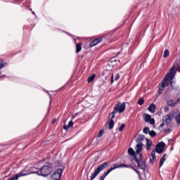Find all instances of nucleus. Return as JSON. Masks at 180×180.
I'll list each match as a JSON object with an SVG mask.
<instances>
[{"label":"nucleus","mask_w":180,"mask_h":180,"mask_svg":"<svg viewBox=\"0 0 180 180\" xmlns=\"http://www.w3.org/2000/svg\"><path fill=\"white\" fill-rule=\"evenodd\" d=\"M175 67L170 68L169 73L166 75L164 79L159 84V95H161V94L164 92V88H165V86H168L169 84H171L172 89H174V86L172 85V79H174V77H175Z\"/></svg>","instance_id":"obj_1"},{"label":"nucleus","mask_w":180,"mask_h":180,"mask_svg":"<svg viewBox=\"0 0 180 180\" xmlns=\"http://www.w3.org/2000/svg\"><path fill=\"white\" fill-rule=\"evenodd\" d=\"M143 141H144V135H139L138 136L136 139V143H138L135 146V150L136 152V154L139 155V158H142L143 154H141V151H143Z\"/></svg>","instance_id":"obj_2"},{"label":"nucleus","mask_w":180,"mask_h":180,"mask_svg":"<svg viewBox=\"0 0 180 180\" xmlns=\"http://www.w3.org/2000/svg\"><path fill=\"white\" fill-rule=\"evenodd\" d=\"M51 172H53L51 165H46L43 166L39 170L35 172V174L41 175L42 176H49Z\"/></svg>","instance_id":"obj_3"},{"label":"nucleus","mask_w":180,"mask_h":180,"mask_svg":"<svg viewBox=\"0 0 180 180\" xmlns=\"http://www.w3.org/2000/svg\"><path fill=\"white\" fill-rule=\"evenodd\" d=\"M108 165V162H103L101 165H100L96 169H95L94 172L91 174V175L90 176V180H94L96 179V177L97 176L99 175V174H101V172H102V171H103V169H105V168H106Z\"/></svg>","instance_id":"obj_4"},{"label":"nucleus","mask_w":180,"mask_h":180,"mask_svg":"<svg viewBox=\"0 0 180 180\" xmlns=\"http://www.w3.org/2000/svg\"><path fill=\"white\" fill-rule=\"evenodd\" d=\"M130 165H123V164H120V165H113L112 166V167H110L107 172L106 173H104L101 176H103L104 179L106 178V176H108V175H109V174H110V172H112V171H114V169H116L117 168H122V167H125V168H129Z\"/></svg>","instance_id":"obj_5"},{"label":"nucleus","mask_w":180,"mask_h":180,"mask_svg":"<svg viewBox=\"0 0 180 180\" xmlns=\"http://www.w3.org/2000/svg\"><path fill=\"white\" fill-rule=\"evenodd\" d=\"M126 109V103L118 102L117 105H115L114 108V110L115 113H123L124 110Z\"/></svg>","instance_id":"obj_6"},{"label":"nucleus","mask_w":180,"mask_h":180,"mask_svg":"<svg viewBox=\"0 0 180 180\" xmlns=\"http://www.w3.org/2000/svg\"><path fill=\"white\" fill-rule=\"evenodd\" d=\"M63 175V169H58L52 174L51 180H60Z\"/></svg>","instance_id":"obj_7"},{"label":"nucleus","mask_w":180,"mask_h":180,"mask_svg":"<svg viewBox=\"0 0 180 180\" xmlns=\"http://www.w3.org/2000/svg\"><path fill=\"white\" fill-rule=\"evenodd\" d=\"M172 116L177 124H180V110L175 109L172 112Z\"/></svg>","instance_id":"obj_8"},{"label":"nucleus","mask_w":180,"mask_h":180,"mask_svg":"<svg viewBox=\"0 0 180 180\" xmlns=\"http://www.w3.org/2000/svg\"><path fill=\"white\" fill-rule=\"evenodd\" d=\"M139 158L137 157H135V161L137 162L139 168L140 169H146V162L144 161L140 160H141V158H140V155L138 154Z\"/></svg>","instance_id":"obj_9"},{"label":"nucleus","mask_w":180,"mask_h":180,"mask_svg":"<svg viewBox=\"0 0 180 180\" xmlns=\"http://www.w3.org/2000/svg\"><path fill=\"white\" fill-rule=\"evenodd\" d=\"M143 118L146 123H150V124H155V123L154 118H151V115L148 114H144Z\"/></svg>","instance_id":"obj_10"},{"label":"nucleus","mask_w":180,"mask_h":180,"mask_svg":"<svg viewBox=\"0 0 180 180\" xmlns=\"http://www.w3.org/2000/svg\"><path fill=\"white\" fill-rule=\"evenodd\" d=\"M164 148H165V143L161 142L156 146L155 151L158 153V154H161V153L164 151Z\"/></svg>","instance_id":"obj_11"},{"label":"nucleus","mask_w":180,"mask_h":180,"mask_svg":"<svg viewBox=\"0 0 180 180\" xmlns=\"http://www.w3.org/2000/svg\"><path fill=\"white\" fill-rule=\"evenodd\" d=\"M163 123H166L167 124H169L170 122H172V115H167L162 118Z\"/></svg>","instance_id":"obj_12"},{"label":"nucleus","mask_w":180,"mask_h":180,"mask_svg":"<svg viewBox=\"0 0 180 180\" xmlns=\"http://www.w3.org/2000/svg\"><path fill=\"white\" fill-rule=\"evenodd\" d=\"M178 102H179V100H169L167 101V105L168 106H172L174 108L178 105Z\"/></svg>","instance_id":"obj_13"},{"label":"nucleus","mask_w":180,"mask_h":180,"mask_svg":"<svg viewBox=\"0 0 180 180\" xmlns=\"http://www.w3.org/2000/svg\"><path fill=\"white\" fill-rule=\"evenodd\" d=\"M102 41V38H98L90 43V47H94Z\"/></svg>","instance_id":"obj_14"},{"label":"nucleus","mask_w":180,"mask_h":180,"mask_svg":"<svg viewBox=\"0 0 180 180\" xmlns=\"http://www.w3.org/2000/svg\"><path fill=\"white\" fill-rule=\"evenodd\" d=\"M151 144H153V142H151L150 140L148 139H146V150L147 151H150L151 149Z\"/></svg>","instance_id":"obj_15"},{"label":"nucleus","mask_w":180,"mask_h":180,"mask_svg":"<svg viewBox=\"0 0 180 180\" xmlns=\"http://www.w3.org/2000/svg\"><path fill=\"white\" fill-rule=\"evenodd\" d=\"M128 153L129 154V155H131V157H134V158L136 159V151H134V149L129 148L128 149Z\"/></svg>","instance_id":"obj_16"},{"label":"nucleus","mask_w":180,"mask_h":180,"mask_svg":"<svg viewBox=\"0 0 180 180\" xmlns=\"http://www.w3.org/2000/svg\"><path fill=\"white\" fill-rule=\"evenodd\" d=\"M72 126H74V122H72V121H70L69 122L68 125L63 126V129L64 130H68V129H70V127H72Z\"/></svg>","instance_id":"obj_17"},{"label":"nucleus","mask_w":180,"mask_h":180,"mask_svg":"<svg viewBox=\"0 0 180 180\" xmlns=\"http://www.w3.org/2000/svg\"><path fill=\"white\" fill-rule=\"evenodd\" d=\"M155 104H151L149 108H148V110H149V112H150L151 113H154L155 112Z\"/></svg>","instance_id":"obj_18"},{"label":"nucleus","mask_w":180,"mask_h":180,"mask_svg":"<svg viewBox=\"0 0 180 180\" xmlns=\"http://www.w3.org/2000/svg\"><path fill=\"white\" fill-rule=\"evenodd\" d=\"M82 50V44L79 43L76 44V53H79Z\"/></svg>","instance_id":"obj_19"},{"label":"nucleus","mask_w":180,"mask_h":180,"mask_svg":"<svg viewBox=\"0 0 180 180\" xmlns=\"http://www.w3.org/2000/svg\"><path fill=\"white\" fill-rule=\"evenodd\" d=\"M114 125H115V121H113V120H110V122H109V129H110V130H112V129H113Z\"/></svg>","instance_id":"obj_20"},{"label":"nucleus","mask_w":180,"mask_h":180,"mask_svg":"<svg viewBox=\"0 0 180 180\" xmlns=\"http://www.w3.org/2000/svg\"><path fill=\"white\" fill-rule=\"evenodd\" d=\"M165 155H167L166 154H165L162 157V158L160 159V167H162V165L164 164V162H165Z\"/></svg>","instance_id":"obj_21"},{"label":"nucleus","mask_w":180,"mask_h":180,"mask_svg":"<svg viewBox=\"0 0 180 180\" xmlns=\"http://www.w3.org/2000/svg\"><path fill=\"white\" fill-rule=\"evenodd\" d=\"M168 56H169V51L168 50H165L163 54V58H167V57H168Z\"/></svg>","instance_id":"obj_22"},{"label":"nucleus","mask_w":180,"mask_h":180,"mask_svg":"<svg viewBox=\"0 0 180 180\" xmlns=\"http://www.w3.org/2000/svg\"><path fill=\"white\" fill-rule=\"evenodd\" d=\"M115 113H117L116 112H115V110L113 112L110 113V115H109L110 120H113V117H115Z\"/></svg>","instance_id":"obj_23"},{"label":"nucleus","mask_w":180,"mask_h":180,"mask_svg":"<svg viewBox=\"0 0 180 180\" xmlns=\"http://www.w3.org/2000/svg\"><path fill=\"white\" fill-rule=\"evenodd\" d=\"M95 79V75H92L88 78V82H92Z\"/></svg>","instance_id":"obj_24"},{"label":"nucleus","mask_w":180,"mask_h":180,"mask_svg":"<svg viewBox=\"0 0 180 180\" xmlns=\"http://www.w3.org/2000/svg\"><path fill=\"white\" fill-rule=\"evenodd\" d=\"M143 133H144V134H148V133H150V128L145 127L143 129Z\"/></svg>","instance_id":"obj_25"},{"label":"nucleus","mask_w":180,"mask_h":180,"mask_svg":"<svg viewBox=\"0 0 180 180\" xmlns=\"http://www.w3.org/2000/svg\"><path fill=\"white\" fill-rule=\"evenodd\" d=\"M143 103H144V99L139 98V100L138 101V105H140V106H141V105H143Z\"/></svg>","instance_id":"obj_26"},{"label":"nucleus","mask_w":180,"mask_h":180,"mask_svg":"<svg viewBox=\"0 0 180 180\" xmlns=\"http://www.w3.org/2000/svg\"><path fill=\"white\" fill-rule=\"evenodd\" d=\"M149 134L151 136V137H155L156 133L154 131H149Z\"/></svg>","instance_id":"obj_27"},{"label":"nucleus","mask_w":180,"mask_h":180,"mask_svg":"<svg viewBox=\"0 0 180 180\" xmlns=\"http://www.w3.org/2000/svg\"><path fill=\"white\" fill-rule=\"evenodd\" d=\"M104 133H105V131L101 130L98 135V137H102V136H103Z\"/></svg>","instance_id":"obj_28"},{"label":"nucleus","mask_w":180,"mask_h":180,"mask_svg":"<svg viewBox=\"0 0 180 180\" xmlns=\"http://www.w3.org/2000/svg\"><path fill=\"white\" fill-rule=\"evenodd\" d=\"M124 124H122V125L120 127L119 130L120 131H123V129H124Z\"/></svg>","instance_id":"obj_29"},{"label":"nucleus","mask_w":180,"mask_h":180,"mask_svg":"<svg viewBox=\"0 0 180 180\" xmlns=\"http://www.w3.org/2000/svg\"><path fill=\"white\" fill-rule=\"evenodd\" d=\"M154 160H155V157H154V156L150 157V161L152 164L154 162Z\"/></svg>","instance_id":"obj_30"},{"label":"nucleus","mask_w":180,"mask_h":180,"mask_svg":"<svg viewBox=\"0 0 180 180\" xmlns=\"http://www.w3.org/2000/svg\"><path fill=\"white\" fill-rule=\"evenodd\" d=\"M119 78H120V75H119V73H117V74L115 75V81H118V80H119Z\"/></svg>","instance_id":"obj_31"},{"label":"nucleus","mask_w":180,"mask_h":180,"mask_svg":"<svg viewBox=\"0 0 180 180\" xmlns=\"http://www.w3.org/2000/svg\"><path fill=\"white\" fill-rule=\"evenodd\" d=\"M5 67V63L0 62V70H2Z\"/></svg>","instance_id":"obj_32"},{"label":"nucleus","mask_w":180,"mask_h":180,"mask_svg":"<svg viewBox=\"0 0 180 180\" xmlns=\"http://www.w3.org/2000/svg\"><path fill=\"white\" fill-rule=\"evenodd\" d=\"M150 157H155V150H153Z\"/></svg>","instance_id":"obj_33"},{"label":"nucleus","mask_w":180,"mask_h":180,"mask_svg":"<svg viewBox=\"0 0 180 180\" xmlns=\"http://www.w3.org/2000/svg\"><path fill=\"white\" fill-rule=\"evenodd\" d=\"M134 169V171H135V172H136V174H138V175H140V173L139 172V171H137V169L132 168Z\"/></svg>","instance_id":"obj_34"},{"label":"nucleus","mask_w":180,"mask_h":180,"mask_svg":"<svg viewBox=\"0 0 180 180\" xmlns=\"http://www.w3.org/2000/svg\"><path fill=\"white\" fill-rule=\"evenodd\" d=\"M111 84H113V75L111 76Z\"/></svg>","instance_id":"obj_35"},{"label":"nucleus","mask_w":180,"mask_h":180,"mask_svg":"<svg viewBox=\"0 0 180 180\" xmlns=\"http://www.w3.org/2000/svg\"><path fill=\"white\" fill-rule=\"evenodd\" d=\"M100 180H105V177H103L102 176H100Z\"/></svg>","instance_id":"obj_36"},{"label":"nucleus","mask_w":180,"mask_h":180,"mask_svg":"<svg viewBox=\"0 0 180 180\" xmlns=\"http://www.w3.org/2000/svg\"><path fill=\"white\" fill-rule=\"evenodd\" d=\"M56 123V120H53V121H52V124H54Z\"/></svg>","instance_id":"obj_37"},{"label":"nucleus","mask_w":180,"mask_h":180,"mask_svg":"<svg viewBox=\"0 0 180 180\" xmlns=\"http://www.w3.org/2000/svg\"><path fill=\"white\" fill-rule=\"evenodd\" d=\"M160 127H164V123H162V124H160Z\"/></svg>","instance_id":"obj_38"},{"label":"nucleus","mask_w":180,"mask_h":180,"mask_svg":"<svg viewBox=\"0 0 180 180\" xmlns=\"http://www.w3.org/2000/svg\"><path fill=\"white\" fill-rule=\"evenodd\" d=\"M72 119H75V116L73 115V116L72 117Z\"/></svg>","instance_id":"obj_39"},{"label":"nucleus","mask_w":180,"mask_h":180,"mask_svg":"<svg viewBox=\"0 0 180 180\" xmlns=\"http://www.w3.org/2000/svg\"><path fill=\"white\" fill-rule=\"evenodd\" d=\"M32 13L34 15V11H33Z\"/></svg>","instance_id":"obj_40"},{"label":"nucleus","mask_w":180,"mask_h":180,"mask_svg":"<svg viewBox=\"0 0 180 180\" xmlns=\"http://www.w3.org/2000/svg\"><path fill=\"white\" fill-rule=\"evenodd\" d=\"M165 109H166V110H168V108H166Z\"/></svg>","instance_id":"obj_41"}]
</instances>
